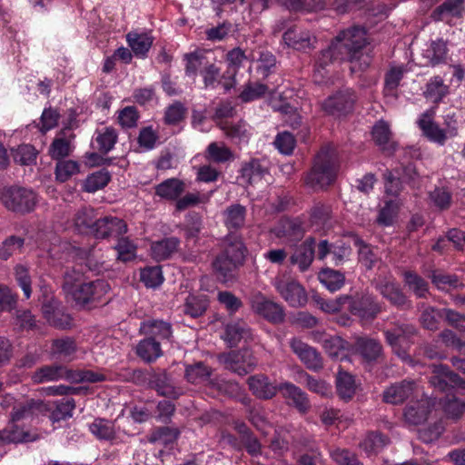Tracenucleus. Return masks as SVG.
I'll return each mask as SVG.
<instances>
[{
  "label": "nucleus",
  "instance_id": "obj_23",
  "mask_svg": "<svg viewBox=\"0 0 465 465\" xmlns=\"http://www.w3.org/2000/svg\"><path fill=\"white\" fill-rule=\"evenodd\" d=\"M418 310L420 312L418 319L420 325L424 330L437 331L442 319V309L420 302L418 304Z\"/></svg>",
  "mask_w": 465,
  "mask_h": 465
},
{
  "label": "nucleus",
  "instance_id": "obj_14",
  "mask_svg": "<svg viewBox=\"0 0 465 465\" xmlns=\"http://www.w3.org/2000/svg\"><path fill=\"white\" fill-rule=\"evenodd\" d=\"M290 347L307 369L319 371L323 368V360L321 353L301 339L292 338L290 341Z\"/></svg>",
  "mask_w": 465,
  "mask_h": 465
},
{
  "label": "nucleus",
  "instance_id": "obj_26",
  "mask_svg": "<svg viewBox=\"0 0 465 465\" xmlns=\"http://www.w3.org/2000/svg\"><path fill=\"white\" fill-rule=\"evenodd\" d=\"M240 173L241 178L248 185H252L268 174V168L263 166L259 159L252 158L242 163Z\"/></svg>",
  "mask_w": 465,
  "mask_h": 465
},
{
  "label": "nucleus",
  "instance_id": "obj_34",
  "mask_svg": "<svg viewBox=\"0 0 465 465\" xmlns=\"http://www.w3.org/2000/svg\"><path fill=\"white\" fill-rule=\"evenodd\" d=\"M97 219L95 210L92 207L84 206L75 213L74 225L79 232L90 235Z\"/></svg>",
  "mask_w": 465,
  "mask_h": 465
},
{
  "label": "nucleus",
  "instance_id": "obj_63",
  "mask_svg": "<svg viewBox=\"0 0 465 465\" xmlns=\"http://www.w3.org/2000/svg\"><path fill=\"white\" fill-rule=\"evenodd\" d=\"M399 206L395 201H386L384 206L380 210L376 223L381 226H391L393 224L398 214Z\"/></svg>",
  "mask_w": 465,
  "mask_h": 465
},
{
  "label": "nucleus",
  "instance_id": "obj_62",
  "mask_svg": "<svg viewBox=\"0 0 465 465\" xmlns=\"http://www.w3.org/2000/svg\"><path fill=\"white\" fill-rule=\"evenodd\" d=\"M38 152L31 144L19 145L13 151V159L15 163L21 165H30L35 163Z\"/></svg>",
  "mask_w": 465,
  "mask_h": 465
},
{
  "label": "nucleus",
  "instance_id": "obj_53",
  "mask_svg": "<svg viewBox=\"0 0 465 465\" xmlns=\"http://www.w3.org/2000/svg\"><path fill=\"white\" fill-rule=\"evenodd\" d=\"M282 5L290 11L315 12L325 7L324 0H281Z\"/></svg>",
  "mask_w": 465,
  "mask_h": 465
},
{
  "label": "nucleus",
  "instance_id": "obj_17",
  "mask_svg": "<svg viewBox=\"0 0 465 465\" xmlns=\"http://www.w3.org/2000/svg\"><path fill=\"white\" fill-rule=\"evenodd\" d=\"M285 45L297 51H306L315 48L316 37L308 30L298 25H292L282 35Z\"/></svg>",
  "mask_w": 465,
  "mask_h": 465
},
{
  "label": "nucleus",
  "instance_id": "obj_56",
  "mask_svg": "<svg viewBox=\"0 0 465 465\" xmlns=\"http://www.w3.org/2000/svg\"><path fill=\"white\" fill-rule=\"evenodd\" d=\"M54 409L50 413V420L54 422L66 420L73 416V411L75 409L74 399L64 398L54 402Z\"/></svg>",
  "mask_w": 465,
  "mask_h": 465
},
{
  "label": "nucleus",
  "instance_id": "obj_28",
  "mask_svg": "<svg viewBox=\"0 0 465 465\" xmlns=\"http://www.w3.org/2000/svg\"><path fill=\"white\" fill-rule=\"evenodd\" d=\"M343 60H346V58L342 54L334 40H332L327 48L322 50L319 53L315 61V71L319 74H322V72L325 71L329 65L336 62H341Z\"/></svg>",
  "mask_w": 465,
  "mask_h": 465
},
{
  "label": "nucleus",
  "instance_id": "obj_11",
  "mask_svg": "<svg viewBox=\"0 0 465 465\" xmlns=\"http://www.w3.org/2000/svg\"><path fill=\"white\" fill-rule=\"evenodd\" d=\"M148 388L162 397L177 399L182 394L180 389L174 385L172 375L165 369L149 370Z\"/></svg>",
  "mask_w": 465,
  "mask_h": 465
},
{
  "label": "nucleus",
  "instance_id": "obj_37",
  "mask_svg": "<svg viewBox=\"0 0 465 465\" xmlns=\"http://www.w3.org/2000/svg\"><path fill=\"white\" fill-rule=\"evenodd\" d=\"M180 245L177 237H167L152 243L151 251L153 257L157 261H163L172 256Z\"/></svg>",
  "mask_w": 465,
  "mask_h": 465
},
{
  "label": "nucleus",
  "instance_id": "obj_41",
  "mask_svg": "<svg viewBox=\"0 0 465 465\" xmlns=\"http://www.w3.org/2000/svg\"><path fill=\"white\" fill-rule=\"evenodd\" d=\"M405 285L420 299H425L430 294L429 283L418 273L406 271L403 273Z\"/></svg>",
  "mask_w": 465,
  "mask_h": 465
},
{
  "label": "nucleus",
  "instance_id": "obj_32",
  "mask_svg": "<svg viewBox=\"0 0 465 465\" xmlns=\"http://www.w3.org/2000/svg\"><path fill=\"white\" fill-rule=\"evenodd\" d=\"M236 430L240 434L242 447L252 457L262 454V444L252 430L243 422L236 425Z\"/></svg>",
  "mask_w": 465,
  "mask_h": 465
},
{
  "label": "nucleus",
  "instance_id": "obj_42",
  "mask_svg": "<svg viewBox=\"0 0 465 465\" xmlns=\"http://www.w3.org/2000/svg\"><path fill=\"white\" fill-rule=\"evenodd\" d=\"M208 307L209 299L207 295H189L183 304V312L192 318H198L205 313Z\"/></svg>",
  "mask_w": 465,
  "mask_h": 465
},
{
  "label": "nucleus",
  "instance_id": "obj_64",
  "mask_svg": "<svg viewBox=\"0 0 465 465\" xmlns=\"http://www.w3.org/2000/svg\"><path fill=\"white\" fill-rule=\"evenodd\" d=\"M331 457L337 465H363L357 455L348 449L336 448L331 451Z\"/></svg>",
  "mask_w": 465,
  "mask_h": 465
},
{
  "label": "nucleus",
  "instance_id": "obj_46",
  "mask_svg": "<svg viewBox=\"0 0 465 465\" xmlns=\"http://www.w3.org/2000/svg\"><path fill=\"white\" fill-rule=\"evenodd\" d=\"M96 136L94 138V143L99 153L106 154L110 152L117 142V133L113 127H104L101 130L96 131Z\"/></svg>",
  "mask_w": 465,
  "mask_h": 465
},
{
  "label": "nucleus",
  "instance_id": "obj_27",
  "mask_svg": "<svg viewBox=\"0 0 465 465\" xmlns=\"http://www.w3.org/2000/svg\"><path fill=\"white\" fill-rule=\"evenodd\" d=\"M36 438L25 430L11 420V422L0 430V444L20 443L34 441Z\"/></svg>",
  "mask_w": 465,
  "mask_h": 465
},
{
  "label": "nucleus",
  "instance_id": "obj_25",
  "mask_svg": "<svg viewBox=\"0 0 465 465\" xmlns=\"http://www.w3.org/2000/svg\"><path fill=\"white\" fill-rule=\"evenodd\" d=\"M223 339L231 348L235 347L242 340L252 339L251 329L242 320L228 323L225 327Z\"/></svg>",
  "mask_w": 465,
  "mask_h": 465
},
{
  "label": "nucleus",
  "instance_id": "obj_36",
  "mask_svg": "<svg viewBox=\"0 0 465 465\" xmlns=\"http://www.w3.org/2000/svg\"><path fill=\"white\" fill-rule=\"evenodd\" d=\"M126 41L136 56L145 57L149 52L153 38L146 33L132 31L126 35Z\"/></svg>",
  "mask_w": 465,
  "mask_h": 465
},
{
  "label": "nucleus",
  "instance_id": "obj_5",
  "mask_svg": "<svg viewBox=\"0 0 465 465\" xmlns=\"http://www.w3.org/2000/svg\"><path fill=\"white\" fill-rule=\"evenodd\" d=\"M0 200L8 210L21 214L32 212L38 202L33 190L18 186L3 188Z\"/></svg>",
  "mask_w": 465,
  "mask_h": 465
},
{
  "label": "nucleus",
  "instance_id": "obj_12",
  "mask_svg": "<svg viewBox=\"0 0 465 465\" xmlns=\"http://www.w3.org/2000/svg\"><path fill=\"white\" fill-rule=\"evenodd\" d=\"M353 350L368 364H377L385 358L381 342L378 339L370 336L356 337Z\"/></svg>",
  "mask_w": 465,
  "mask_h": 465
},
{
  "label": "nucleus",
  "instance_id": "obj_20",
  "mask_svg": "<svg viewBox=\"0 0 465 465\" xmlns=\"http://www.w3.org/2000/svg\"><path fill=\"white\" fill-rule=\"evenodd\" d=\"M415 387V381L410 380L395 382L384 390L382 401L392 405L401 404L412 395Z\"/></svg>",
  "mask_w": 465,
  "mask_h": 465
},
{
  "label": "nucleus",
  "instance_id": "obj_51",
  "mask_svg": "<svg viewBox=\"0 0 465 465\" xmlns=\"http://www.w3.org/2000/svg\"><path fill=\"white\" fill-rule=\"evenodd\" d=\"M319 281L331 292L340 290L345 282L344 274L331 268L322 269L318 274Z\"/></svg>",
  "mask_w": 465,
  "mask_h": 465
},
{
  "label": "nucleus",
  "instance_id": "obj_29",
  "mask_svg": "<svg viewBox=\"0 0 465 465\" xmlns=\"http://www.w3.org/2000/svg\"><path fill=\"white\" fill-rule=\"evenodd\" d=\"M213 374V369L203 361L186 365L184 371L185 380L192 384L207 383L210 386V381Z\"/></svg>",
  "mask_w": 465,
  "mask_h": 465
},
{
  "label": "nucleus",
  "instance_id": "obj_19",
  "mask_svg": "<svg viewBox=\"0 0 465 465\" xmlns=\"http://www.w3.org/2000/svg\"><path fill=\"white\" fill-rule=\"evenodd\" d=\"M71 370L62 364H49L37 368L31 375V381L35 384L58 381L60 380L69 381Z\"/></svg>",
  "mask_w": 465,
  "mask_h": 465
},
{
  "label": "nucleus",
  "instance_id": "obj_10",
  "mask_svg": "<svg viewBox=\"0 0 465 465\" xmlns=\"http://www.w3.org/2000/svg\"><path fill=\"white\" fill-rule=\"evenodd\" d=\"M431 372L429 378L430 385L441 391L446 392L451 389H465V380L450 368L444 364H431Z\"/></svg>",
  "mask_w": 465,
  "mask_h": 465
},
{
  "label": "nucleus",
  "instance_id": "obj_9",
  "mask_svg": "<svg viewBox=\"0 0 465 465\" xmlns=\"http://www.w3.org/2000/svg\"><path fill=\"white\" fill-rule=\"evenodd\" d=\"M249 302L252 312L269 322L279 324L284 322L285 311L282 305L269 299L261 292H252Z\"/></svg>",
  "mask_w": 465,
  "mask_h": 465
},
{
  "label": "nucleus",
  "instance_id": "obj_24",
  "mask_svg": "<svg viewBox=\"0 0 465 465\" xmlns=\"http://www.w3.org/2000/svg\"><path fill=\"white\" fill-rule=\"evenodd\" d=\"M140 331L146 335V338L153 340H167L172 337V326L170 323L159 321L149 320L141 324Z\"/></svg>",
  "mask_w": 465,
  "mask_h": 465
},
{
  "label": "nucleus",
  "instance_id": "obj_57",
  "mask_svg": "<svg viewBox=\"0 0 465 465\" xmlns=\"http://www.w3.org/2000/svg\"><path fill=\"white\" fill-rule=\"evenodd\" d=\"M118 241L114 246L117 252L116 259L123 262H128L136 258V245L128 237H117Z\"/></svg>",
  "mask_w": 465,
  "mask_h": 465
},
{
  "label": "nucleus",
  "instance_id": "obj_54",
  "mask_svg": "<svg viewBox=\"0 0 465 465\" xmlns=\"http://www.w3.org/2000/svg\"><path fill=\"white\" fill-rule=\"evenodd\" d=\"M389 443V438L378 431H371L360 443V448L366 453H377Z\"/></svg>",
  "mask_w": 465,
  "mask_h": 465
},
{
  "label": "nucleus",
  "instance_id": "obj_21",
  "mask_svg": "<svg viewBox=\"0 0 465 465\" xmlns=\"http://www.w3.org/2000/svg\"><path fill=\"white\" fill-rule=\"evenodd\" d=\"M433 408V403L429 399H420L411 401L404 409L405 421L411 425H419L428 420Z\"/></svg>",
  "mask_w": 465,
  "mask_h": 465
},
{
  "label": "nucleus",
  "instance_id": "obj_39",
  "mask_svg": "<svg viewBox=\"0 0 465 465\" xmlns=\"http://www.w3.org/2000/svg\"><path fill=\"white\" fill-rule=\"evenodd\" d=\"M136 354L147 363L156 361L163 355L160 341L144 338L137 344Z\"/></svg>",
  "mask_w": 465,
  "mask_h": 465
},
{
  "label": "nucleus",
  "instance_id": "obj_59",
  "mask_svg": "<svg viewBox=\"0 0 465 465\" xmlns=\"http://www.w3.org/2000/svg\"><path fill=\"white\" fill-rule=\"evenodd\" d=\"M447 45L442 39L432 41L430 46L425 51V56L429 59L430 64L435 66L443 63L447 56Z\"/></svg>",
  "mask_w": 465,
  "mask_h": 465
},
{
  "label": "nucleus",
  "instance_id": "obj_55",
  "mask_svg": "<svg viewBox=\"0 0 465 465\" xmlns=\"http://www.w3.org/2000/svg\"><path fill=\"white\" fill-rule=\"evenodd\" d=\"M448 93L449 86L444 84L442 78L440 76H434L427 84L424 95L434 104H438Z\"/></svg>",
  "mask_w": 465,
  "mask_h": 465
},
{
  "label": "nucleus",
  "instance_id": "obj_61",
  "mask_svg": "<svg viewBox=\"0 0 465 465\" xmlns=\"http://www.w3.org/2000/svg\"><path fill=\"white\" fill-rule=\"evenodd\" d=\"M438 337L445 347L465 355V341L452 330L444 329L439 333Z\"/></svg>",
  "mask_w": 465,
  "mask_h": 465
},
{
  "label": "nucleus",
  "instance_id": "obj_3",
  "mask_svg": "<svg viewBox=\"0 0 465 465\" xmlns=\"http://www.w3.org/2000/svg\"><path fill=\"white\" fill-rule=\"evenodd\" d=\"M338 166V152L332 143L322 145L314 157L313 165L305 177L312 188H325L335 179Z\"/></svg>",
  "mask_w": 465,
  "mask_h": 465
},
{
  "label": "nucleus",
  "instance_id": "obj_58",
  "mask_svg": "<svg viewBox=\"0 0 465 465\" xmlns=\"http://www.w3.org/2000/svg\"><path fill=\"white\" fill-rule=\"evenodd\" d=\"M110 180V173L106 169H102L87 176L84 181V189L88 193H94L105 187Z\"/></svg>",
  "mask_w": 465,
  "mask_h": 465
},
{
  "label": "nucleus",
  "instance_id": "obj_49",
  "mask_svg": "<svg viewBox=\"0 0 465 465\" xmlns=\"http://www.w3.org/2000/svg\"><path fill=\"white\" fill-rule=\"evenodd\" d=\"M371 134L376 144L381 146L383 151L392 153L395 150L394 143H390L391 130L385 121L377 122L372 127Z\"/></svg>",
  "mask_w": 465,
  "mask_h": 465
},
{
  "label": "nucleus",
  "instance_id": "obj_6",
  "mask_svg": "<svg viewBox=\"0 0 465 465\" xmlns=\"http://www.w3.org/2000/svg\"><path fill=\"white\" fill-rule=\"evenodd\" d=\"M357 100L356 92L351 87L343 86L325 98L321 107L329 115L346 116L353 112Z\"/></svg>",
  "mask_w": 465,
  "mask_h": 465
},
{
  "label": "nucleus",
  "instance_id": "obj_40",
  "mask_svg": "<svg viewBox=\"0 0 465 465\" xmlns=\"http://www.w3.org/2000/svg\"><path fill=\"white\" fill-rule=\"evenodd\" d=\"M44 406L42 401L34 399H27L24 401L17 402L13 407L11 419L13 421L20 420L35 414L37 411H42Z\"/></svg>",
  "mask_w": 465,
  "mask_h": 465
},
{
  "label": "nucleus",
  "instance_id": "obj_16",
  "mask_svg": "<svg viewBox=\"0 0 465 465\" xmlns=\"http://www.w3.org/2000/svg\"><path fill=\"white\" fill-rule=\"evenodd\" d=\"M246 383L252 394L262 401L272 400L280 391V384L272 382L262 373L249 376Z\"/></svg>",
  "mask_w": 465,
  "mask_h": 465
},
{
  "label": "nucleus",
  "instance_id": "obj_18",
  "mask_svg": "<svg viewBox=\"0 0 465 465\" xmlns=\"http://www.w3.org/2000/svg\"><path fill=\"white\" fill-rule=\"evenodd\" d=\"M282 396L287 401L288 405L295 408L300 413H307L312 405L308 395L295 384L285 381L280 383Z\"/></svg>",
  "mask_w": 465,
  "mask_h": 465
},
{
  "label": "nucleus",
  "instance_id": "obj_35",
  "mask_svg": "<svg viewBox=\"0 0 465 465\" xmlns=\"http://www.w3.org/2000/svg\"><path fill=\"white\" fill-rule=\"evenodd\" d=\"M76 351V344L72 338L55 339L51 345V356L54 359L70 361Z\"/></svg>",
  "mask_w": 465,
  "mask_h": 465
},
{
  "label": "nucleus",
  "instance_id": "obj_8",
  "mask_svg": "<svg viewBox=\"0 0 465 465\" xmlns=\"http://www.w3.org/2000/svg\"><path fill=\"white\" fill-rule=\"evenodd\" d=\"M217 359L226 370L240 376H244L252 372L257 365V359L248 348L232 351L227 353H220Z\"/></svg>",
  "mask_w": 465,
  "mask_h": 465
},
{
  "label": "nucleus",
  "instance_id": "obj_7",
  "mask_svg": "<svg viewBox=\"0 0 465 465\" xmlns=\"http://www.w3.org/2000/svg\"><path fill=\"white\" fill-rule=\"evenodd\" d=\"M371 285L393 308L399 311H409L412 308L411 300L395 280L378 276L372 280Z\"/></svg>",
  "mask_w": 465,
  "mask_h": 465
},
{
  "label": "nucleus",
  "instance_id": "obj_2",
  "mask_svg": "<svg viewBox=\"0 0 465 465\" xmlns=\"http://www.w3.org/2000/svg\"><path fill=\"white\" fill-rule=\"evenodd\" d=\"M333 40L351 63L352 73L364 72L370 67L373 54L364 26H350L341 31Z\"/></svg>",
  "mask_w": 465,
  "mask_h": 465
},
{
  "label": "nucleus",
  "instance_id": "obj_33",
  "mask_svg": "<svg viewBox=\"0 0 465 465\" xmlns=\"http://www.w3.org/2000/svg\"><path fill=\"white\" fill-rule=\"evenodd\" d=\"M89 430L100 440L112 442L117 437L114 421L104 418H95L89 425Z\"/></svg>",
  "mask_w": 465,
  "mask_h": 465
},
{
  "label": "nucleus",
  "instance_id": "obj_22",
  "mask_svg": "<svg viewBox=\"0 0 465 465\" xmlns=\"http://www.w3.org/2000/svg\"><path fill=\"white\" fill-rule=\"evenodd\" d=\"M316 241L313 237L307 238L297 246L290 257L292 265H297L301 272H305L313 262Z\"/></svg>",
  "mask_w": 465,
  "mask_h": 465
},
{
  "label": "nucleus",
  "instance_id": "obj_45",
  "mask_svg": "<svg viewBox=\"0 0 465 465\" xmlns=\"http://www.w3.org/2000/svg\"><path fill=\"white\" fill-rule=\"evenodd\" d=\"M431 282L440 291L448 292L450 288L452 289H463L464 283L459 281V278L455 274H447L440 271H433L430 274Z\"/></svg>",
  "mask_w": 465,
  "mask_h": 465
},
{
  "label": "nucleus",
  "instance_id": "obj_38",
  "mask_svg": "<svg viewBox=\"0 0 465 465\" xmlns=\"http://www.w3.org/2000/svg\"><path fill=\"white\" fill-rule=\"evenodd\" d=\"M181 435V430L176 427L159 426L151 430L147 436L150 443L162 442L165 447L174 443Z\"/></svg>",
  "mask_w": 465,
  "mask_h": 465
},
{
  "label": "nucleus",
  "instance_id": "obj_52",
  "mask_svg": "<svg viewBox=\"0 0 465 465\" xmlns=\"http://www.w3.org/2000/svg\"><path fill=\"white\" fill-rule=\"evenodd\" d=\"M210 387L229 398H238L242 394V386L234 381H226L216 377L210 381Z\"/></svg>",
  "mask_w": 465,
  "mask_h": 465
},
{
  "label": "nucleus",
  "instance_id": "obj_13",
  "mask_svg": "<svg viewBox=\"0 0 465 465\" xmlns=\"http://www.w3.org/2000/svg\"><path fill=\"white\" fill-rule=\"evenodd\" d=\"M126 232L127 224L123 219L108 215L97 219L90 235L94 236L95 239L104 240L117 238Z\"/></svg>",
  "mask_w": 465,
  "mask_h": 465
},
{
  "label": "nucleus",
  "instance_id": "obj_60",
  "mask_svg": "<svg viewBox=\"0 0 465 465\" xmlns=\"http://www.w3.org/2000/svg\"><path fill=\"white\" fill-rule=\"evenodd\" d=\"M311 299L317 307L327 313H334L344 310L343 295H341L334 300H325L319 293L315 292L312 295Z\"/></svg>",
  "mask_w": 465,
  "mask_h": 465
},
{
  "label": "nucleus",
  "instance_id": "obj_1",
  "mask_svg": "<svg viewBox=\"0 0 465 465\" xmlns=\"http://www.w3.org/2000/svg\"><path fill=\"white\" fill-rule=\"evenodd\" d=\"M247 255L248 248L242 235L236 232H230L223 239L220 252L212 262L216 278L223 283L235 281Z\"/></svg>",
  "mask_w": 465,
  "mask_h": 465
},
{
  "label": "nucleus",
  "instance_id": "obj_44",
  "mask_svg": "<svg viewBox=\"0 0 465 465\" xmlns=\"http://www.w3.org/2000/svg\"><path fill=\"white\" fill-rule=\"evenodd\" d=\"M207 161L214 163H224L234 159L232 152L223 143H211L204 153Z\"/></svg>",
  "mask_w": 465,
  "mask_h": 465
},
{
  "label": "nucleus",
  "instance_id": "obj_30",
  "mask_svg": "<svg viewBox=\"0 0 465 465\" xmlns=\"http://www.w3.org/2000/svg\"><path fill=\"white\" fill-rule=\"evenodd\" d=\"M185 190V183L177 178L166 179L155 186V194L163 199L177 200Z\"/></svg>",
  "mask_w": 465,
  "mask_h": 465
},
{
  "label": "nucleus",
  "instance_id": "obj_47",
  "mask_svg": "<svg viewBox=\"0 0 465 465\" xmlns=\"http://www.w3.org/2000/svg\"><path fill=\"white\" fill-rule=\"evenodd\" d=\"M337 393L342 400H351L356 392L354 377L345 371H340L336 376Z\"/></svg>",
  "mask_w": 465,
  "mask_h": 465
},
{
  "label": "nucleus",
  "instance_id": "obj_43",
  "mask_svg": "<svg viewBox=\"0 0 465 465\" xmlns=\"http://www.w3.org/2000/svg\"><path fill=\"white\" fill-rule=\"evenodd\" d=\"M224 224L229 230H238L244 225L246 208L239 203L228 206L224 213Z\"/></svg>",
  "mask_w": 465,
  "mask_h": 465
},
{
  "label": "nucleus",
  "instance_id": "obj_31",
  "mask_svg": "<svg viewBox=\"0 0 465 465\" xmlns=\"http://www.w3.org/2000/svg\"><path fill=\"white\" fill-rule=\"evenodd\" d=\"M418 124L424 136H426L430 141L441 145L444 144L447 139L445 131L440 128V126L431 120V116L429 112L422 114Z\"/></svg>",
  "mask_w": 465,
  "mask_h": 465
},
{
  "label": "nucleus",
  "instance_id": "obj_50",
  "mask_svg": "<svg viewBox=\"0 0 465 465\" xmlns=\"http://www.w3.org/2000/svg\"><path fill=\"white\" fill-rule=\"evenodd\" d=\"M88 293L90 299V306H97L98 303L105 301V296L111 291V285L108 281L104 279H96L87 282Z\"/></svg>",
  "mask_w": 465,
  "mask_h": 465
},
{
  "label": "nucleus",
  "instance_id": "obj_48",
  "mask_svg": "<svg viewBox=\"0 0 465 465\" xmlns=\"http://www.w3.org/2000/svg\"><path fill=\"white\" fill-rule=\"evenodd\" d=\"M331 218V206L328 203H314L310 211V223L316 230L323 228Z\"/></svg>",
  "mask_w": 465,
  "mask_h": 465
},
{
  "label": "nucleus",
  "instance_id": "obj_15",
  "mask_svg": "<svg viewBox=\"0 0 465 465\" xmlns=\"http://www.w3.org/2000/svg\"><path fill=\"white\" fill-rule=\"evenodd\" d=\"M274 287L290 306L297 308L306 304L307 294L298 282L276 279Z\"/></svg>",
  "mask_w": 465,
  "mask_h": 465
},
{
  "label": "nucleus",
  "instance_id": "obj_4",
  "mask_svg": "<svg viewBox=\"0 0 465 465\" xmlns=\"http://www.w3.org/2000/svg\"><path fill=\"white\" fill-rule=\"evenodd\" d=\"M344 310L360 319L361 322L371 323L383 311V304L369 292H356L343 295Z\"/></svg>",
  "mask_w": 465,
  "mask_h": 465
}]
</instances>
